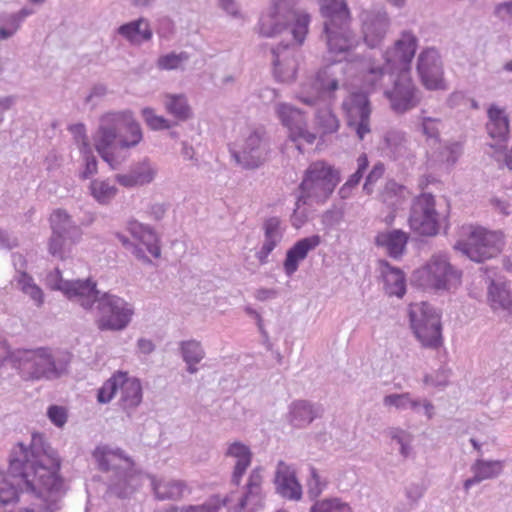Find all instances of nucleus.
<instances>
[{
  "mask_svg": "<svg viewBox=\"0 0 512 512\" xmlns=\"http://www.w3.org/2000/svg\"><path fill=\"white\" fill-rule=\"evenodd\" d=\"M417 44V37L404 31L394 47L381 55L382 62L371 57H366L363 62V86L371 92L383 91L389 107L399 115L411 111L421 101V92L407 70Z\"/></svg>",
  "mask_w": 512,
  "mask_h": 512,
  "instance_id": "1",
  "label": "nucleus"
},
{
  "mask_svg": "<svg viewBox=\"0 0 512 512\" xmlns=\"http://www.w3.org/2000/svg\"><path fill=\"white\" fill-rule=\"evenodd\" d=\"M143 139L140 124L129 110L109 112L99 120L94 136V145L104 161L115 169L112 150L129 149L137 146Z\"/></svg>",
  "mask_w": 512,
  "mask_h": 512,
  "instance_id": "2",
  "label": "nucleus"
},
{
  "mask_svg": "<svg viewBox=\"0 0 512 512\" xmlns=\"http://www.w3.org/2000/svg\"><path fill=\"white\" fill-rule=\"evenodd\" d=\"M341 181V173L323 160L309 164L298 186L295 215L300 214L301 205L325 203Z\"/></svg>",
  "mask_w": 512,
  "mask_h": 512,
  "instance_id": "3",
  "label": "nucleus"
},
{
  "mask_svg": "<svg viewBox=\"0 0 512 512\" xmlns=\"http://www.w3.org/2000/svg\"><path fill=\"white\" fill-rule=\"evenodd\" d=\"M320 11L324 18L322 38L329 53L343 54L356 46L357 39L350 29V12L345 0H321Z\"/></svg>",
  "mask_w": 512,
  "mask_h": 512,
  "instance_id": "4",
  "label": "nucleus"
},
{
  "mask_svg": "<svg viewBox=\"0 0 512 512\" xmlns=\"http://www.w3.org/2000/svg\"><path fill=\"white\" fill-rule=\"evenodd\" d=\"M72 358L73 355L68 351L39 347L21 353L19 368L26 380L52 381L69 373Z\"/></svg>",
  "mask_w": 512,
  "mask_h": 512,
  "instance_id": "5",
  "label": "nucleus"
},
{
  "mask_svg": "<svg viewBox=\"0 0 512 512\" xmlns=\"http://www.w3.org/2000/svg\"><path fill=\"white\" fill-rule=\"evenodd\" d=\"M309 22L308 14L297 13L286 0H274L270 11L260 18L259 33L264 37H275L288 32L301 45L308 33Z\"/></svg>",
  "mask_w": 512,
  "mask_h": 512,
  "instance_id": "6",
  "label": "nucleus"
},
{
  "mask_svg": "<svg viewBox=\"0 0 512 512\" xmlns=\"http://www.w3.org/2000/svg\"><path fill=\"white\" fill-rule=\"evenodd\" d=\"M462 271L455 268L446 255H433L422 267L414 270L411 281L423 290L449 291L461 282Z\"/></svg>",
  "mask_w": 512,
  "mask_h": 512,
  "instance_id": "7",
  "label": "nucleus"
},
{
  "mask_svg": "<svg viewBox=\"0 0 512 512\" xmlns=\"http://www.w3.org/2000/svg\"><path fill=\"white\" fill-rule=\"evenodd\" d=\"M408 318L410 329L423 348L438 350L443 345L441 313L432 304L411 303Z\"/></svg>",
  "mask_w": 512,
  "mask_h": 512,
  "instance_id": "8",
  "label": "nucleus"
},
{
  "mask_svg": "<svg viewBox=\"0 0 512 512\" xmlns=\"http://www.w3.org/2000/svg\"><path fill=\"white\" fill-rule=\"evenodd\" d=\"M473 228L467 239H460L453 245L454 250L461 252L471 261L481 263L497 256L504 245V235L500 230H489L484 226Z\"/></svg>",
  "mask_w": 512,
  "mask_h": 512,
  "instance_id": "9",
  "label": "nucleus"
},
{
  "mask_svg": "<svg viewBox=\"0 0 512 512\" xmlns=\"http://www.w3.org/2000/svg\"><path fill=\"white\" fill-rule=\"evenodd\" d=\"M97 327L101 331H121L131 322L133 306L123 298L103 293L97 301Z\"/></svg>",
  "mask_w": 512,
  "mask_h": 512,
  "instance_id": "10",
  "label": "nucleus"
},
{
  "mask_svg": "<svg viewBox=\"0 0 512 512\" xmlns=\"http://www.w3.org/2000/svg\"><path fill=\"white\" fill-rule=\"evenodd\" d=\"M270 143L263 127L250 130L244 136L238 149L231 148L230 153L235 162L244 169L259 168L268 159Z\"/></svg>",
  "mask_w": 512,
  "mask_h": 512,
  "instance_id": "11",
  "label": "nucleus"
},
{
  "mask_svg": "<svg viewBox=\"0 0 512 512\" xmlns=\"http://www.w3.org/2000/svg\"><path fill=\"white\" fill-rule=\"evenodd\" d=\"M347 127L363 141L371 133V103L364 92H353L341 104Z\"/></svg>",
  "mask_w": 512,
  "mask_h": 512,
  "instance_id": "12",
  "label": "nucleus"
},
{
  "mask_svg": "<svg viewBox=\"0 0 512 512\" xmlns=\"http://www.w3.org/2000/svg\"><path fill=\"white\" fill-rule=\"evenodd\" d=\"M344 68L337 64L320 69L315 78L301 85L297 99L307 106H317L324 102V96L330 95L339 88L338 72Z\"/></svg>",
  "mask_w": 512,
  "mask_h": 512,
  "instance_id": "13",
  "label": "nucleus"
},
{
  "mask_svg": "<svg viewBox=\"0 0 512 512\" xmlns=\"http://www.w3.org/2000/svg\"><path fill=\"white\" fill-rule=\"evenodd\" d=\"M359 19L365 44L370 48L379 47L390 27V18L385 8L380 5H373L370 8L363 9Z\"/></svg>",
  "mask_w": 512,
  "mask_h": 512,
  "instance_id": "14",
  "label": "nucleus"
},
{
  "mask_svg": "<svg viewBox=\"0 0 512 512\" xmlns=\"http://www.w3.org/2000/svg\"><path fill=\"white\" fill-rule=\"evenodd\" d=\"M417 72L428 90H447L442 58L435 48H426L418 56Z\"/></svg>",
  "mask_w": 512,
  "mask_h": 512,
  "instance_id": "15",
  "label": "nucleus"
},
{
  "mask_svg": "<svg viewBox=\"0 0 512 512\" xmlns=\"http://www.w3.org/2000/svg\"><path fill=\"white\" fill-rule=\"evenodd\" d=\"M484 282L487 286V299L492 309H502L512 315V292L510 282L496 268L486 267L483 270Z\"/></svg>",
  "mask_w": 512,
  "mask_h": 512,
  "instance_id": "16",
  "label": "nucleus"
},
{
  "mask_svg": "<svg viewBox=\"0 0 512 512\" xmlns=\"http://www.w3.org/2000/svg\"><path fill=\"white\" fill-rule=\"evenodd\" d=\"M275 112L283 126L287 127L293 140H304L313 144L317 133L309 131L305 113L299 108L285 102L275 105Z\"/></svg>",
  "mask_w": 512,
  "mask_h": 512,
  "instance_id": "17",
  "label": "nucleus"
},
{
  "mask_svg": "<svg viewBox=\"0 0 512 512\" xmlns=\"http://www.w3.org/2000/svg\"><path fill=\"white\" fill-rule=\"evenodd\" d=\"M273 485L275 493L288 501H300L303 496L302 485L293 465L283 460L278 461L274 472Z\"/></svg>",
  "mask_w": 512,
  "mask_h": 512,
  "instance_id": "18",
  "label": "nucleus"
},
{
  "mask_svg": "<svg viewBox=\"0 0 512 512\" xmlns=\"http://www.w3.org/2000/svg\"><path fill=\"white\" fill-rule=\"evenodd\" d=\"M273 73L277 81L291 83L295 80L298 69V50L290 43L279 44L272 48Z\"/></svg>",
  "mask_w": 512,
  "mask_h": 512,
  "instance_id": "19",
  "label": "nucleus"
},
{
  "mask_svg": "<svg viewBox=\"0 0 512 512\" xmlns=\"http://www.w3.org/2000/svg\"><path fill=\"white\" fill-rule=\"evenodd\" d=\"M321 243L322 237L318 234L303 237L295 241L285 253L283 260V271L285 275L289 278L292 277L298 271L301 262Z\"/></svg>",
  "mask_w": 512,
  "mask_h": 512,
  "instance_id": "20",
  "label": "nucleus"
},
{
  "mask_svg": "<svg viewBox=\"0 0 512 512\" xmlns=\"http://www.w3.org/2000/svg\"><path fill=\"white\" fill-rule=\"evenodd\" d=\"M52 234L48 242V251L55 258L63 260L71 247L82 236L80 226H52Z\"/></svg>",
  "mask_w": 512,
  "mask_h": 512,
  "instance_id": "21",
  "label": "nucleus"
},
{
  "mask_svg": "<svg viewBox=\"0 0 512 512\" xmlns=\"http://www.w3.org/2000/svg\"><path fill=\"white\" fill-rule=\"evenodd\" d=\"M411 196L409 189L397 183L394 179L388 180L379 194L380 201L391 210L384 218L386 224H391L396 219L397 210L408 201Z\"/></svg>",
  "mask_w": 512,
  "mask_h": 512,
  "instance_id": "22",
  "label": "nucleus"
},
{
  "mask_svg": "<svg viewBox=\"0 0 512 512\" xmlns=\"http://www.w3.org/2000/svg\"><path fill=\"white\" fill-rule=\"evenodd\" d=\"M155 499L158 501H179L185 493H190L187 483L184 480L157 478L147 473Z\"/></svg>",
  "mask_w": 512,
  "mask_h": 512,
  "instance_id": "23",
  "label": "nucleus"
},
{
  "mask_svg": "<svg viewBox=\"0 0 512 512\" xmlns=\"http://www.w3.org/2000/svg\"><path fill=\"white\" fill-rule=\"evenodd\" d=\"M157 174L156 167L145 158L133 164L126 174H117L116 181L126 188L143 186L151 183Z\"/></svg>",
  "mask_w": 512,
  "mask_h": 512,
  "instance_id": "24",
  "label": "nucleus"
},
{
  "mask_svg": "<svg viewBox=\"0 0 512 512\" xmlns=\"http://www.w3.org/2000/svg\"><path fill=\"white\" fill-rule=\"evenodd\" d=\"M65 296L68 299L78 298L86 310L91 309L101 297L97 283L90 278L70 280L69 284H66Z\"/></svg>",
  "mask_w": 512,
  "mask_h": 512,
  "instance_id": "25",
  "label": "nucleus"
},
{
  "mask_svg": "<svg viewBox=\"0 0 512 512\" xmlns=\"http://www.w3.org/2000/svg\"><path fill=\"white\" fill-rule=\"evenodd\" d=\"M409 224H439L432 194L422 193L416 197L411 206Z\"/></svg>",
  "mask_w": 512,
  "mask_h": 512,
  "instance_id": "26",
  "label": "nucleus"
},
{
  "mask_svg": "<svg viewBox=\"0 0 512 512\" xmlns=\"http://www.w3.org/2000/svg\"><path fill=\"white\" fill-rule=\"evenodd\" d=\"M262 470L260 467L254 468L248 477V481L245 486V492L238 501L239 511L244 510L247 506H251L250 511L256 510L258 507L263 506V494H262Z\"/></svg>",
  "mask_w": 512,
  "mask_h": 512,
  "instance_id": "27",
  "label": "nucleus"
},
{
  "mask_svg": "<svg viewBox=\"0 0 512 512\" xmlns=\"http://www.w3.org/2000/svg\"><path fill=\"white\" fill-rule=\"evenodd\" d=\"M226 457H232L236 459V463L232 472L231 482L234 485H239L246 470L252 462V451L248 445L241 441H234L228 445L225 452Z\"/></svg>",
  "mask_w": 512,
  "mask_h": 512,
  "instance_id": "28",
  "label": "nucleus"
},
{
  "mask_svg": "<svg viewBox=\"0 0 512 512\" xmlns=\"http://www.w3.org/2000/svg\"><path fill=\"white\" fill-rule=\"evenodd\" d=\"M408 235L399 229L380 232L375 237V245L386 249L389 257L399 260L402 258L408 242Z\"/></svg>",
  "mask_w": 512,
  "mask_h": 512,
  "instance_id": "29",
  "label": "nucleus"
},
{
  "mask_svg": "<svg viewBox=\"0 0 512 512\" xmlns=\"http://www.w3.org/2000/svg\"><path fill=\"white\" fill-rule=\"evenodd\" d=\"M123 378L119 379L121 393L119 405L123 410L135 409L142 402V385L138 378L128 377L126 372H120Z\"/></svg>",
  "mask_w": 512,
  "mask_h": 512,
  "instance_id": "30",
  "label": "nucleus"
},
{
  "mask_svg": "<svg viewBox=\"0 0 512 512\" xmlns=\"http://www.w3.org/2000/svg\"><path fill=\"white\" fill-rule=\"evenodd\" d=\"M319 407L307 400L293 401L289 406L288 422L294 428H304L320 416Z\"/></svg>",
  "mask_w": 512,
  "mask_h": 512,
  "instance_id": "31",
  "label": "nucleus"
},
{
  "mask_svg": "<svg viewBox=\"0 0 512 512\" xmlns=\"http://www.w3.org/2000/svg\"><path fill=\"white\" fill-rule=\"evenodd\" d=\"M488 122L486 129L489 136L497 140L496 144L505 142L509 134V119L504 109L491 105L487 111Z\"/></svg>",
  "mask_w": 512,
  "mask_h": 512,
  "instance_id": "32",
  "label": "nucleus"
},
{
  "mask_svg": "<svg viewBox=\"0 0 512 512\" xmlns=\"http://www.w3.org/2000/svg\"><path fill=\"white\" fill-rule=\"evenodd\" d=\"M385 279L386 292L391 296L402 298L406 293V276L404 272L385 259L379 260Z\"/></svg>",
  "mask_w": 512,
  "mask_h": 512,
  "instance_id": "33",
  "label": "nucleus"
},
{
  "mask_svg": "<svg viewBox=\"0 0 512 512\" xmlns=\"http://www.w3.org/2000/svg\"><path fill=\"white\" fill-rule=\"evenodd\" d=\"M139 487L140 479L135 473L132 471H122L112 480L108 491L119 499H128Z\"/></svg>",
  "mask_w": 512,
  "mask_h": 512,
  "instance_id": "34",
  "label": "nucleus"
},
{
  "mask_svg": "<svg viewBox=\"0 0 512 512\" xmlns=\"http://www.w3.org/2000/svg\"><path fill=\"white\" fill-rule=\"evenodd\" d=\"M117 32L133 45H140L152 38V30L144 18L121 25Z\"/></svg>",
  "mask_w": 512,
  "mask_h": 512,
  "instance_id": "35",
  "label": "nucleus"
},
{
  "mask_svg": "<svg viewBox=\"0 0 512 512\" xmlns=\"http://www.w3.org/2000/svg\"><path fill=\"white\" fill-rule=\"evenodd\" d=\"M130 234L135 242L144 246L154 258L161 256L160 238L152 226H131Z\"/></svg>",
  "mask_w": 512,
  "mask_h": 512,
  "instance_id": "36",
  "label": "nucleus"
},
{
  "mask_svg": "<svg viewBox=\"0 0 512 512\" xmlns=\"http://www.w3.org/2000/svg\"><path fill=\"white\" fill-rule=\"evenodd\" d=\"M314 114V128L321 136L333 134L338 131L340 121L331 108L323 103L317 106Z\"/></svg>",
  "mask_w": 512,
  "mask_h": 512,
  "instance_id": "37",
  "label": "nucleus"
},
{
  "mask_svg": "<svg viewBox=\"0 0 512 512\" xmlns=\"http://www.w3.org/2000/svg\"><path fill=\"white\" fill-rule=\"evenodd\" d=\"M282 238L283 232L279 230V226H264L263 243L255 254L261 265L268 263L269 255L282 241Z\"/></svg>",
  "mask_w": 512,
  "mask_h": 512,
  "instance_id": "38",
  "label": "nucleus"
},
{
  "mask_svg": "<svg viewBox=\"0 0 512 512\" xmlns=\"http://www.w3.org/2000/svg\"><path fill=\"white\" fill-rule=\"evenodd\" d=\"M164 106L169 114L180 121H186L192 116L187 98L183 94H166Z\"/></svg>",
  "mask_w": 512,
  "mask_h": 512,
  "instance_id": "39",
  "label": "nucleus"
},
{
  "mask_svg": "<svg viewBox=\"0 0 512 512\" xmlns=\"http://www.w3.org/2000/svg\"><path fill=\"white\" fill-rule=\"evenodd\" d=\"M91 195L101 203H109L117 194V187L109 180L95 179L90 184Z\"/></svg>",
  "mask_w": 512,
  "mask_h": 512,
  "instance_id": "40",
  "label": "nucleus"
},
{
  "mask_svg": "<svg viewBox=\"0 0 512 512\" xmlns=\"http://www.w3.org/2000/svg\"><path fill=\"white\" fill-rule=\"evenodd\" d=\"M357 169L356 171L350 175L348 180L342 185V187L339 190V194L341 198H347L351 190L355 188L363 178L364 172L367 170L369 166L368 157L365 153H362L358 156L357 160Z\"/></svg>",
  "mask_w": 512,
  "mask_h": 512,
  "instance_id": "41",
  "label": "nucleus"
},
{
  "mask_svg": "<svg viewBox=\"0 0 512 512\" xmlns=\"http://www.w3.org/2000/svg\"><path fill=\"white\" fill-rule=\"evenodd\" d=\"M309 512H352L350 505L339 497H329L316 500Z\"/></svg>",
  "mask_w": 512,
  "mask_h": 512,
  "instance_id": "42",
  "label": "nucleus"
},
{
  "mask_svg": "<svg viewBox=\"0 0 512 512\" xmlns=\"http://www.w3.org/2000/svg\"><path fill=\"white\" fill-rule=\"evenodd\" d=\"M179 352L184 362H201L205 358L201 343L195 339L180 341Z\"/></svg>",
  "mask_w": 512,
  "mask_h": 512,
  "instance_id": "43",
  "label": "nucleus"
},
{
  "mask_svg": "<svg viewBox=\"0 0 512 512\" xmlns=\"http://www.w3.org/2000/svg\"><path fill=\"white\" fill-rule=\"evenodd\" d=\"M471 470L483 481L497 477L502 471V465L500 461L478 459L472 465Z\"/></svg>",
  "mask_w": 512,
  "mask_h": 512,
  "instance_id": "44",
  "label": "nucleus"
},
{
  "mask_svg": "<svg viewBox=\"0 0 512 512\" xmlns=\"http://www.w3.org/2000/svg\"><path fill=\"white\" fill-rule=\"evenodd\" d=\"M190 59V54L186 51L180 53L171 52L162 55L157 60V67L160 70H176L181 69L183 65Z\"/></svg>",
  "mask_w": 512,
  "mask_h": 512,
  "instance_id": "45",
  "label": "nucleus"
},
{
  "mask_svg": "<svg viewBox=\"0 0 512 512\" xmlns=\"http://www.w3.org/2000/svg\"><path fill=\"white\" fill-rule=\"evenodd\" d=\"M309 470L310 476L307 480V496L314 503L316 500H319V496L327 488L328 481L319 475L315 467L311 466Z\"/></svg>",
  "mask_w": 512,
  "mask_h": 512,
  "instance_id": "46",
  "label": "nucleus"
},
{
  "mask_svg": "<svg viewBox=\"0 0 512 512\" xmlns=\"http://www.w3.org/2000/svg\"><path fill=\"white\" fill-rule=\"evenodd\" d=\"M123 378L120 372L113 374L103 385L97 390V401L100 404L109 403L119 390V379Z\"/></svg>",
  "mask_w": 512,
  "mask_h": 512,
  "instance_id": "47",
  "label": "nucleus"
},
{
  "mask_svg": "<svg viewBox=\"0 0 512 512\" xmlns=\"http://www.w3.org/2000/svg\"><path fill=\"white\" fill-rule=\"evenodd\" d=\"M227 498L220 495H213L200 505H187L179 509L180 512H218L221 507L226 506Z\"/></svg>",
  "mask_w": 512,
  "mask_h": 512,
  "instance_id": "48",
  "label": "nucleus"
},
{
  "mask_svg": "<svg viewBox=\"0 0 512 512\" xmlns=\"http://www.w3.org/2000/svg\"><path fill=\"white\" fill-rule=\"evenodd\" d=\"M21 25L12 13L0 12V41L13 37Z\"/></svg>",
  "mask_w": 512,
  "mask_h": 512,
  "instance_id": "49",
  "label": "nucleus"
},
{
  "mask_svg": "<svg viewBox=\"0 0 512 512\" xmlns=\"http://www.w3.org/2000/svg\"><path fill=\"white\" fill-rule=\"evenodd\" d=\"M387 147L395 157L402 156L406 151V136L401 131H389L385 135Z\"/></svg>",
  "mask_w": 512,
  "mask_h": 512,
  "instance_id": "50",
  "label": "nucleus"
},
{
  "mask_svg": "<svg viewBox=\"0 0 512 512\" xmlns=\"http://www.w3.org/2000/svg\"><path fill=\"white\" fill-rule=\"evenodd\" d=\"M141 114L147 126L152 130H165L172 127L169 120L156 115L154 109L150 107L143 108Z\"/></svg>",
  "mask_w": 512,
  "mask_h": 512,
  "instance_id": "51",
  "label": "nucleus"
},
{
  "mask_svg": "<svg viewBox=\"0 0 512 512\" xmlns=\"http://www.w3.org/2000/svg\"><path fill=\"white\" fill-rule=\"evenodd\" d=\"M450 375L451 370L446 366H441L433 374H426L424 376L423 382L426 385H430L437 388H444L449 383Z\"/></svg>",
  "mask_w": 512,
  "mask_h": 512,
  "instance_id": "52",
  "label": "nucleus"
},
{
  "mask_svg": "<svg viewBox=\"0 0 512 512\" xmlns=\"http://www.w3.org/2000/svg\"><path fill=\"white\" fill-rule=\"evenodd\" d=\"M385 172V166L382 162H377L368 173L365 183L363 185V191L367 195H371L374 191L375 183L381 179Z\"/></svg>",
  "mask_w": 512,
  "mask_h": 512,
  "instance_id": "53",
  "label": "nucleus"
},
{
  "mask_svg": "<svg viewBox=\"0 0 512 512\" xmlns=\"http://www.w3.org/2000/svg\"><path fill=\"white\" fill-rule=\"evenodd\" d=\"M70 280H64L62 277V272L59 268H55L53 271H50L45 278V282L48 288L55 291H61L65 295L66 293V284H69Z\"/></svg>",
  "mask_w": 512,
  "mask_h": 512,
  "instance_id": "54",
  "label": "nucleus"
},
{
  "mask_svg": "<svg viewBox=\"0 0 512 512\" xmlns=\"http://www.w3.org/2000/svg\"><path fill=\"white\" fill-rule=\"evenodd\" d=\"M411 399L410 393H393L386 395L383 399L384 406L395 407L398 410H407L409 408V402Z\"/></svg>",
  "mask_w": 512,
  "mask_h": 512,
  "instance_id": "55",
  "label": "nucleus"
},
{
  "mask_svg": "<svg viewBox=\"0 0 512 512\" xmlns=\"http://www.w3.org/2000/svg\"><path fill=\"white\" fill-rule=\"evenodd\" d=\"M47 417L53 425L62 428L67 423V409L60 405H50L47 408Z\"/></svg>",
  "mask_w": 512,
  "mask_h": 512,
  "instance_id": "56",
  "label": "nucleus"
},
{
  "mask_svg": "<svg viewBox=\"0 0 512 512\" xmlns=\"http://www.w3.org/2000/svg\"><path fill=\"white\" fill-rule=\"evenodd\" d=\"M440 120L431 117H424L422 119V132L428 138L437 139L439 136Z\"/></svg>",
  "mask_w": 512,
  "mask_h": 512,
  "instance_id": "57",
  "label": "nucleus"
},
{
  "mask_svg": "<svg viewBox=\"0 0 512 512\" xmlns=\"http://www.w3.org/2000/svg\"><path fill=\"white\" fill-rule=\"evenodd\" d=\"M70 131L74 134L81 152H86L89 150V143L86 137L85 126L82 123L72 125L70 127Z\"/></svg>",
  "mask_w": 512,
  "mask_h": 512,
  "instance_id": "58",
  "label": "nucleus"
},
{
  "mask_svg": "<svg viewBox=\"0 0 512 512\" xmlns=\"http://www.w3.org/2000/svg\"><path fill=\"white\" fill-rule=\"evenodd\" d=\"M425 488L417 483H411L405 487V496L413 507L424 495Z\"/></svg>",
  "mask_w": 512,
  "mask_h": 512,
  "instance_id": "59",
  "label": "nucleus"
},
{
  "mask_svg": "<svg viewBox=\"0 0 512 512\" xmlns=\"http://www.w3.org/2000/svg\"><path fill=\"white\" fill-rule=\"evenodd\" d=\"M417 236V241L424 242L427 237H434L440 232L441 226H410Z\"/></svg>",
  "mask_w": 512,
  "mask_h": 512,
  "instance_id": "60",
  "label": "nucleus"
},
{
  "mask_svg": "<svg viewBox=\"0 0 512 512\" xmlns=\"http://www.w3.org/2000/svg\"><path fill=\"white\" fill-rule=\"evenodd\" d=\"M462 154L461 144L455 142L447 145L443 151V156L448 164L454 165Z\"/></svg>",
  "mask_w": 512,
  "mask_h": 512,
  "instance_id": "61",
  "label": "nucleus"
},
{
  "mask_svg": "<svg viewBox=\"0 0 512 512\" xmlns=\"http://www.w3.org/2000/svg\"><path fill=\"white\" fill-rule=\"evenodd\" d=\"M421 408L424 409V414L427 418L432 419L434 414V405L430 401L424 400L421 402L419 399H410L408 409H411L414 412H419Z\"/></svg>",
  "mask_w": 512,
  "mask_h": 512,
  "instance_id": "62",
  "label": "nucleus"
},
{
  "mask_svg": "<svg viewBox=\"0 0 512 512\" xmlns=\"http://www.w3.org/2000/svg\"><path fill=\"white\" fill-rule=\"evenodd\" d=\"M85 154V170L82 173V177L87 179L97 172V160L94 155L91 154V149L83 152Z\"/></svg>",
  "mask_w": 512,
  "mask_h": 512,
  "instance_id": "63",
  "label": "nucleus"
},
{
  "mask_svg": "<svg viewBox=\"0 0 512 512\" xmlns=\"http://www.w3.org/2000/svg\"><path fill=\"white\" fill-rule=\"evenodd\" d=\"M386 433L393 441L399 444V446L411 438V435L407 431L399 427H390L387 429Z\"/></svg>",
  "mask_w": 512,
  "mask_h": 512,
  "instance_id": "64",
  "label": "nucleus"
}]
</instances>
